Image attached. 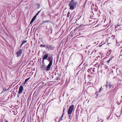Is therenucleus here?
Listing matches in <instances>:
<instances>
[{
    "label": "nucleus",
    "instance_id": "nucleus-1",
    "mask_svg": "<svg viewBox=\"0 0 122 122\" xmlns=\"http://www.w3.org/2000/svg\"><path fill=\"white\" fill-rule=\"evenodd\" d=\"M53 57L51 56H49L47 58L48 61L49 62V63L47 66V69H49L50 68L53 62Z\"/></svg>",
    "mask_w": 122,
    "mask_h": 122
},
{
    "label": "nucleus",
    "instance_id": "nucleus-2",
    "mask_svg": "<svg viewBox=\"0 0 122 122\" xmlns=\"http://www.w3.org/2000/svg\"><path fill=\"white\" fill-rule=\"evenodd\" d=\"M68 5L70 7V9L71 10H73L76 6V2H70Z\"/></svg>",
    "mask_w": 122,
    "mask_h": 122
},
{
    "label": "nucleus",
    "instance_id": "nucleus-3",
    "mask_svg": "<svg viewBox=\"0 0 122 122\" xmlns=\"http://www.w3.org/2000/svg\"><path fill=\"white\" fill-rule=\"evenodd\" d=\"M74 107V105H72L70 106L68 112V114L69 115L71 114L73 110Z\"/></svg>",
    "mask_w": 122,
    "mask_h": 122
},
{
    "label": "nucleus",
    "instance_id": "nucleus-4",
    "mask_svg": "<svg viewBox=\"0 0 122 122\" xmlns=\"http://www.w3.org/2000/svg\"><path fill=\"white\" fill-rule=\"evenodd\" d=\"M23 90V86H20L19 89V91L18 92V94L19 95L22 92Z\"/></svg>",
    "mask_w": 122,
    "mask_h": 122
},
{
    "label": "nucleus",
    "instance_id": "nucleus-5",
    "mask_svg": "<svg viewBox=\"0 0 122 122\" xmlns=\"http://www.w3.org/2000/svg\"><path fill=\"white\" fill-rule=\"evenodd\" d=\"M41 68L42 69V70H45L46 71H49L50 69V68H49V69H47V67L46 68V66L45 65H42L41 66Z\"/></svg>",
    "mask_w": 122,
    "mask_h": 122
},
{
    "label": "nucleus",
    "instance_id": "nucleus-6",
    "mask_svg": "<svg viewBox=\"0 0 122 122\" xmlns=\"http://www.w3.org/2000/svg\"><path fill=\"white\" fill-rule=\"evenodd\" d=\"M95 68H94L89 69L88 70L87 72H88L89 74H91L92 73V71L93 72H95Z\"/></svg>",
    "mask_w": 122,
    "mask_h": 122
},
{
    "label": "nucleus",
    "instance_id": "nucleus-7",
    "mask_svg": "<svg viewBox=\"0 0 122 122\" xmlns=\"http://www.w3.org/2000/svg\"><path fill=\"white\" fill-rule=\"evenodd\" d=\"M22 52V50L21 49H20L19 51L16 52V53L17 55V56L18 57L21 55Z\"/></svg>",
    "mask_w": 122,
    "mask_h": 122
},
{
    "label": "nucleus",
    "instance_id": "nucleus-8",
    "mask_svg": "<svg viewBox=\"0 0 122 122\" xmlns=\"http://www.w3.org/2000/svg\"><path fill=\"white\" fill-rule=\"evenodd\" d=\"M109 86V88H111L112 87V85L111 84V83L109 82H107L106 85V86L107 88Z\"/></svg>",
    "mask_w": 122,
    "mask_h": 122
},
{
    "label": "nucleus",
    "instance_id": "nucleus-9",
    "mask_svg": "<svg viewBox=\"0 0 122 122\" xmlns=\"http://www.w3.org/2000/svg\"><path fill=\"white\" fill-rule=\"evenodd\" d=\"M46 48H47L50 50H53L54 49V47H52V46L50 45H46Z\"/></svg>",
    "mask_w": 122,
    "mask_h": 122
},
{
    "label": "nucleus",
    "instance_id": "nucleus-10",
    "mask_svg": "<svg viewBox=\"0 0 122 122\" xmlns=\"http://www.w3.org/2000/svg\"><path fill=\"white\" fill-rule=\"evenodd\" d=\"M48 56V54H44L43 58V60H47V59Z\"/></svg>",
    "mask_w": 122,
    "mask_h": 122
},
{
    "label": "nucleus",
    "instance_id": "nucleus-11",
    "mask_svg": "<svg viewBox=\"0 0 122 122\" xmlns=\"http://www.w3.org/2000/svg\"><path fill=\"white\" fill-rule=\"evenodd\" d=\"M36 16H34L31 19L30 23V24H32L36 18Z\"/></svg>",
    "mask_w": 122,
    "mask_h": 122
},
{
    "label": "nucleus",
    "instance_id": "nucleus-12",
    "mask_svg": "<svg viewBox=\"0 0 122 122\" xmlns=\"http://www.w3.org/2000/svg\"><path fill=\"white\" fill-rule=\"evenodd\" d=\"M113 57H111L110 59H109L108 61H107V62L109 63L112 60V59L113 58Z\"/></svg>",
    "mask_w": 122,
    "mask_h": 122
},
{
    "label": "nucleus",
    "instance_id": "nucleus-13",
    "mask_svg": "<svg viewBox=\"0 0 122 122\" xmlns=\"http://www.w3.org/2000/svg\"><path fill=\"white\" fill-rule=\"evenodd\" d=\"M27 42L26 41H23L21 45V47L22 46V45L25 43H26Z\"/></svg>",
    "mask_w": 122,
    "mask_h": 122
},
{
    "label": "nucleus",
    "instance_id": "nucleus-14",
    "mask_svg": "<svg viewBox=\"0 0 122 122\" xmlns=\"http://www.w3.org/2000/svg\"><path fill=\"white\" fill-rule=\"evenodd\" d=\"M30 77H29V78L26 79L25 81V84H25L26 82L27 81L30 79Z\"/></svg>",
    "mask_w": 122,
    "mask_h": 122
},
{
    "label": "nucleus",
    "instance_id": "nucleus-15",
    "mask_svg": "<svg viewBox=\"0 0 122 122\" xmlns=\"http://www.w3.org/2000/svg\"><path fill=\"white\" fill-rule=\"evenodd\" d=\"M105 43V42L103 43L102 42L100 44V45L99 46V47H101L102 46V45L104 44Z\"/></svg>",
    "mask_w": 122,
    "mask_h": 122
},
{
    "label": "nucleus",
    "instance_id": "nucleus-16",
    "mask_svg": "<svg viewBox=\"0 0 122 122\" xmlns=\"http://www.w3.org/2000/svg\"><path fill=\"white\" fill-rule=\"evenodd\" d=\"M40 46L41 47H46V45H43L42 44H41L40 45Z\"/></svg>",
    "mask_w": 122,
    "mask_h": 122
},
{
    "label": "nucleus",
    "instance_id": "nucleus-17",
    "mask_svg": "<svg viewBox=\"0 0 122 122\" xmlns=\"http://www.w3.org/2000/svg\"><path fill=\"white\" fill-rule=\"evenodd\" d=\"M64 113H63L62 114V115H61V118L60 119V120H62V118L64 116Z\"/></svg>",
    "mask_w": 122,
    "mask_h": 122
},
{
    "label": "nucleus",
    "instance_id": "nucleus-18",
    "mask_svg": "<svg viewBox=\"0 0 122 122\" xmlns=\"http://www.w3.org/2000/svg\"><path fill=\"white\" fill-rule=\"evenodd\" d=\"M41 10H40V11H39L35 15V16H36V17L39 14V13L41 12Z\"/></svg>",
    "mask_w": 122,
    "mask_h": 122
},
{
    "label": "nucleus",
    "instance_id": "nucleus-19",
    "mask_svg": "<svg viewBox=\"0 0 122 122\" xmlns=\"http://www.w3.org/2000/svg\"><path fill=\"white\" fill-rule=\"evenodd\" d=\"M70 14V12H68L67 13V16L68 17L69 16Z\"/></svg>",
    "mask_w": 122,
    "mask_h": 122
},
{
    "label": "nucleus",
    "instance_id": "nucleus-20",
    "mask_svg": "<svg viewBox=\"0 0 122 122\" xmlns=\"http://www.w3.org/2000/svg\"><path fill=\"white\" fill-rule=\"evenodd\" d=\"M102 86H101V87L100 88V91L98 92H101V90H102Z\"/></svg>",
    "mask_w": 122,
    "mask_h": 122
},
{
    "label": "nucleus",
    "instance_id": "nucleus-21",
    "mask_svg": "<svg viewBox=\"0 0 122 122\" xmlns=\"http://www.w3.org/2000/svg\"><path fill=\"white\" fill-rule=\"evenodd\" d=\"M121 55L122 56V49L121 50Z\"/></svg>",
    "mask_w": 122,
    "mask_h": 122
},
{
    "label": "nucleus",
    "instance_id": "nucleus-22",
    "mask_svg": "<svg viewBox=\"0 0 122 122\" xmlns=\"http://www.w3.org/2000/svg\"><path fill=\"white\" fill-rule=\"evenodd\" d=\"M74 0H71V1L70 2H74Z\"/></svg>",
    "mask_w": 122,
    "mask_h": 122
},
{
    "label": "nucleus",
    "instance_id": "nucleus-23",
    "mask_svg": "<svg viewBox=\"0 0 122 122\" xmlns=\"http://www.w3.org/2000/svg\"><path fill=\"white\" fill-rule=\"evenodd\" d=\"M59 80V78L58 77H57V79H56V80Z\"/></svg>",
    "mask_w": 122,
    "mask_h": 122
},
{
    "label": "nucleus",
    "instance_id": "nucleus-24",
    "mask_svg": "<svg viewBox=\"0 0 122 122\" xmlns=\"http://www.w3.org/2000/svg\"><path fill=\"white\" fill-rule=\"evenodd\" d=\"M42 62L43 63V62H44V60H43V58L42 59Z\"/></svg>",
    "mask_w": 122,
    "mask_h": 122
},
{
    "label": "nucleus",
    "instance_id": "nucleus-25",
    "mask_svg": "<svg viewBox=\"0 0 122 122\" xmlns=\"http://www.w3.org/2000/svg\"><path fill=\"white\" fill-rule=\"evenodd\" d=\"M97 59H98L99 58H100V56H98L97 57Z\"/></svg>",
    "mask_w": 122,
    "mask_h": 122
},
{
    "label": "nucleus",
    "instance_id": "nucleus-26",
    "mask_svg": "<svg viewBox=\"0 0 122 122\" xmlns=\"http://www.w3.org/2000/svg\"><path fill=\"white\" fill-rule=\"evenodd\" d=\"M5 122H9L7 120H6L5 121Z\"/></svg>",
    "mask_w": 122,
    "mask_h": 122
},
{
    "label": "nucleus",
    "instance_id": "nucleus-27",
    "mask_svg": "<svg viewBox=\"0 0 122 122\" xmlns=\"http://www.w3.org/2000/svg\"><path fill=\"white\" fill-rule=\"evenodd\" d=\"M99 67V66H98V67Z\"/></svg>",
    "mask_w": 122,
    "mask_h": 122
},
{
    "label": "nucleus",
    "instance_id": "nucleus-28",
    "mask_svg": "<svg viewBox=\"0 0 122 122\" xmlns=\"http://www.w3.org/2000/svg\"><path fill=\"white\" fill-rule=\"evenodd\" d=\"M18 97H19V95H18Z\"/></svg>",
    "mask_w": 122,
    "mask_h": 122
},
{
    "label": "nucleus",
    "instance_id": "nucleus-29",
    "mask_svg": "<svg viewBox=\"0 0 122 122\" xmlns=\"http://www.w3.org/2000/svg\"><path fill=\"white\" fill-rule=\"evenodd\" d=\"M63 112L64 111V109L63 110Z\"/></svg>",
    "mask_w": 122,
    "mask_h": 122
},
{
    "label": "nucleus",
    "instance_id": "nucleus-30",
    "mask_svg": "<svg viewBox=\"0 0 122 122\" xmlns=\"http://www.w3.org/2000/svg\"><path fill=\"white\" fill-rule=\"evenodd\" d=\"M3 92H4V90L3 91Z\"/></svg>",
    "mask_w": 122,
    "mask_h": 122
},
{
    "label": "nucleus",
    "instance_id": "nucleus-31",
    "mask_svg": "<svg viewBox=\"0 0 122 122\" xmlns=\"http://www.w3.org/2000/svg\"><path fill=\"white\" fill-rule=\"evenodd\" d=\"M102 122H103V121H102Z\"/></svg>",
    "mask_w": 122,
    "mask_h": 122
}]
</instances>
